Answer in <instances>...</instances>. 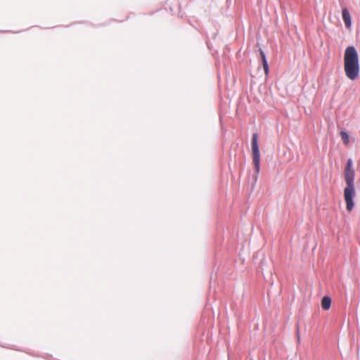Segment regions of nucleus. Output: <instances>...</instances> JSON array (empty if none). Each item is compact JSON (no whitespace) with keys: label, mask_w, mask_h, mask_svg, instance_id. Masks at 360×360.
I'll return each mask as SVG.
<instances>
[{"label":"nucleus","mask_w":360,"mask_h":360,"mask_svg":"<svg viewBox=\"0 0 360 360\" xmlns=\"http://www.w3.org/2000/svg\"><path fill=\"white\" fill-rule=\"evenodd\" d=\"M331 299L328 296H324L321 300V307L324 310H328L330 308Z\"/></svg>","instance_id":"39448f33"},{"label":"nucleus","mask_w":360,"mask_h":360,"mask_svg":"<svg viewBox=\"0 0 360 360\" xmlns=\"http://www.w3.org/2000/svg\"><path fill=\"white\" fill-rule=\"evenodd\" d=\"M259 53H260L261 58H262V63H265V62H267L266 58V56H265L264 51L262 49H260L259 50Z\"/></svg>","instance_id":"0eeeda50"},{"label":"nucleus","mask_w":360,"mask_h":360,"mask_svg":"<svg viewBox=\"0 0 360 360\" xmlns=\"http://www.w3.org/2000/svg\"><path fill=\"white\" fill-rule=\"evenodd\" d=\"M297 340L300 341L299 331L297 330Z\"/></svg>","instance_id":"1a4fd4ad"},{"label":"nucleus","mask_w":360,"mask_h":360,"mask_svg":"<svg viewBox=\"0 0 360 360\" xmlns=\"http://www.w3.org/2000/svg\"><path fill=\"white\" fill-rule=\"evenodd\" d=\"M344 177L347 185L344 189V199L346 203L347 210L351 212L354 207L353 198L355 195V171L353 167V161L350 158L347 160L345 167Z\"/></svg>","instance_id":"f257e3e1"},{"label":"nucleus","mask_w":360,"mask_h":360,"mask_svg":"<svg viewBox=\"0 0 360 360\" xmlns=\"http://www.w3.org/2000/svg\"><path fill=\"white\" fill-rule=\"evenodd\" d=\"M251 147L252 162L255 165V172L258 174L260 171V153L258 146V135L256 133L252 134Z\"/></svg>","instance_id":"7ed1b4c3"},{"label":"nucleus","mask_w":360,"mask_h":360,"mask_svg":"<svg viewBox=\"0 0 360 360\" xmlns=\"http://www.w3.org/2000/svg\"><path fill=\"white\" fill-rule=\"evenodd\" d=\"M262 65H263V68H264L265 75H268V73H269V65H268L267 62L263 63Z\"/></svg>","instance_id":"6e6552de"},{"label":"nucleus","mask_w":360,"mask_h":360,"mask_svg":"<svg viewBox=\"0 0 360 360\" xmlns=\"http://www.w3.org/2000/svg\"><path fill=\"white\" fill-rule=\"evenodd\" d=\"M344 70L346 76L350 80L359 77L360 72L359 56L354 46H348L344 54Z\"/></svg>","instance_id":"f03ea898"},{"label":"nucleus","mask_w":360,"mask_h":360,"mask_svg":"<svg viewBox=\"0 0 360 360\" xmlns=\"http://www.w3.org/2000/svg\"><path fill=\"white\" fill-rule=\"evenodd\" d=\"M340 136L345 145H347L349 141V135L345 131L340 132Z\"/></svg>","instance_id":"423d86ee"},{"label":"nucleus","mask_w":360,"mask_h":360,"mask_svg":"<svg viewBox=\"0 0 360 360\" xmlns=\"http://www.w3.org/2000/svg\"><path fill=\"white\" fill-rule=\"evenodd\" d=\"M342 19L344 20L346 27L350 28L352 25V20L349 11L346 8H345L342 11Z\"/></svg>","instance_id":"20e7f679"}]
</instances>
